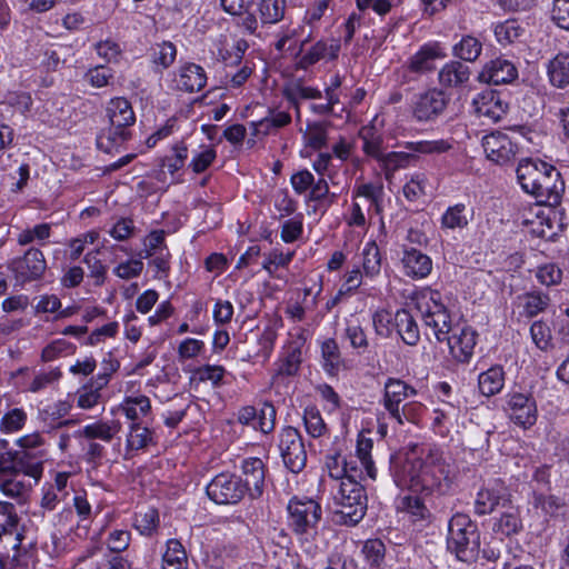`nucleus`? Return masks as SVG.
Instances as JSON below:
<instances>
[{
	"label": "nucleus",
	"instance_id": "62",
	"mask_svg": "<svg viewBox=\"0 0 569 569\" xmlns=\"http://www.w3.org/2000/svg\"><path fill=\"white\" fill-rule=\"evenodd\" d=\"M98 256L99 250L90 251L84 256L83 262L90 271V277L94 278V284L101 286L104 281L107 269Z\"/></svg>",
	"mask_w": 569,
	"mask_h": 569
},
{
	"label": "nucleus",
	"instance_id": "46",
	"mask_svg": "<svg viewBox=\"0 0 569 569\" xmlns=\"http://www.w3.org/2000/svg\"><path fill=\"white\" fill-rule=\"evenodd\" d=\"M482 44L477 38L466 36L453 47V54L461 60L473 62L480 56Z\"/></svg>",
	"mask_w": 569,
	"mask_h": 569
},
{
	"label": "nucleus",
	"instance_id": "39",
	"mask_svg": "<svg viewBox=\"0 0 569 569\" xmlns=\"http://www.w3.org/2000/svg\"><path fill=\"white\" fill-rule=\"evenodd\" d=\"M372 448V439L360 433L357 439L356 457L366 471V475L370 479L375 480L377 477V469L371 457Z\"/></svg>",
	"mask_w": 569,
	"mask_h": 569
},
{
	"label": "nucleus",
	"instance_id": "2",
	"mask_svg": "<svg viewBox=\"0 0 569 569\" xmlns=\"http://www.w3.org/2000/svg\"><path fill=\"white\" fill-rule=\"evenodd\" d=\"M517 179L522 190L533 196L539 203L551 207L560 203L565 182L553 166L540 159H522L517 167Z\"/></svg>",
	"mask_w": 569,
	"mask_h": 569
},
{
	"label": "nucleus",
	"instance_id": "32",
	"mask_svg": "<svg viewBox=\"0 0 569 569\" xmlns=\"http://www.w3.org/2000/svg\"><path fill=\"white\" fill-rule=\"evenodd\" d=\"M505 386V371L501 366H492L478 377V387L481 395L491 397L499 393Z\"/></svg>",
	"mask_w": 569,
	"mask_h": 569
},
{
	"label": "nucleus",
	"instance_id": "40",
	"mask_svg": "<svg viewBox=\"0 0 569 569\" xmlns=\"http://www.w3.org/2000/svg\"><path fill=\"white\" fill-rule=\"evenodd\" d=\"M153 442V431L139 422H132L127 437V451H138Z\"/></svg>",
	"mask_w": 569,
	"mask_h": 569
},
{
	"label": "nucleus",
	"instance_id": "53",
	"mask_svg": "<svg viewBox=\"0 0 569 569\" xmlns=\"http://www.w3.org/2000/svg\"><path fill=\"white\" fill-rule=\"evenodd\" d=\"M303 423L306 431L312 438H319L326 431L323 419L320 415V411L316 407H308L305 409Z\"/></svg>",
	"mask_w": 569,
	"mask_h": 569
},
{
	"label": "nucleus",
	"instance_id": "63",
	"mask_svg": "<svg viewBox=\"0 0 569 569\" xmlns=\"http://www.w3.org/2000/svg\"><path fill=\"white\" fill-rule=\"evenodd\" d=\"M276 409L271 403H264L257 412V419L253 425L256 429H259L263 433H269L274 428Z\"/></svg>",
	"mask_w": 569,
	"mask_h": 569
},
{
	"label": "nucleus",
	"instance_id": "58",
	"mask_svg": "<svg viewBox=\"0 0 569 569\" xmlns=\"http://www.w3.org/2000/svg\"><path fill=\"white\" fill-rule=\"evenodd\" d=\"M51 234V226L49 223H40L33 228L26 229L18 234L17 241L20 246H27L34 240L43 241Z\"/></svg>",
	"mask_w": 569,
	"mask_h": 569
},
{
	"label": "nucleus",
	"instance_id": "37",
	"mask_svg": "<svg viewBox=\"0 0 569 569\" xmlns=\"http://www.w3.org/2000/svg\"><path fill=\"white\" fill-rule=\"evenodd\" d=\"M162 569H188L187 552L179 540L167 541V549L162 556Z\"/></svg>",
	"mask_w": 569,
	"mask_h": 569
},
{
	"label": "nucleus",
	"instance_id": "35",
	"mask_svg": "<svg viewBox=\"0 0 569 569\" xmlns=\"http://www.w3.org/2000/svg\"><path fill=\"white\" fill-rule=\"evenodd\" d=\"M506 510L501 513L500 518L493 525V531L509 537L518 533L522 529V522L519 516V510L511 505V501L503 507Z\"/></svg>",
	"mask_w": 569,
	"mask_h": 569
},
{
	"label": "nucleus",
	"instance_id": "51",
	"mask_svg": "<svg viewBox=\"0 0 569 569\" xmlns=\"http://www.w3.org/2000/svg\"><path fill=\"white\" fill-rule=\"evenodd\" d=\"M345 335L346 338L350 341L351 347L353 349H358L359 353H363L368 350V337L358 321L350 320L347 323Z\"/></svg>",
	"mask_w": 569,
	"mask_h": 569
},
{
	"label": "nucleus",
	"instance_id": "6",
	"mask_svg": "<svg viewBox=\"0 0 569 569\" xmlns=\"http://www.w3.org/2000/svg\"><path fill=\"white\" fill-rule=\"evenodd\" d=\"M416 306L425 326L431 329L438 341H445L451 332V317L442 302L441 293L425 290L417 297Z\"/></svg>",
	"mask_w": 569,
	"mask_h": 569
},
{
	"label": "nucleus",
	"instance_id": "17",
	"mask_svg": "<svg viewBox=\"0 0 569 569\" xmlns=\"http://www.w3.org/2000/svg\"><path fill=\"white\" fill-rule=\"evenodd\" d=\"M510 502L509 490L499 482L481 489L475 501V512L479 516L491 513L497 507H506Z\"/></svg>",
	"mask_w": 569,
	"mask_h": 569
},
{
	"label": "nucleus",
	"instance_id": "55",
	"mask_svg": "<svg viewBox=\"0 0 569 569\" xmlns=\"http://www.w3.org/2000/svg\"><path fill=\"white\" fill-rule=\"evenodd\" d=\"M423 409L425 407L421 402L408 401L399 409L400 417H392L391 419L399 426H403L407 422L418 423Z\"/></svg>",
	"mask_w": 569,
	"mask_h": 569
},
{
	"label": "nucleus",
	"instance_id": "24",
	"mask_svg": "<svg viewBox=\"0 0 569 569\" xmlns=\"http://www.w3.org/2000/svg\"><path fill=\"white\" fill-rule=\"evenodd\" d=\"M401 261L405 273L412 279L426 278L432 270L430 257L415 248L405 247Z\"/></svg>",
	"mask_w": 569,
	"mask_h": 569
},
{
	"label": "nucleus",
	"instance_id": "29",
	"mask_svg": "<svg viewBox=\"0 0 569 569\" xmlns=\"http://www.w3.org/2000/svg\"><path fill=\"white\" fill-rule=\"evenodd\" d=\"M470 69L460 61H450L439 71V82L443 87H459L469 81Z\"/></svg>",
	"mask_w": 569,
	"mask_h": 569
},
{
	"label": "nucleus",
	"instance_id": "8",
	"mask_svg": "<svg viewBox=\"0 0 569 569\" xmlns=\"http://www.w3.org/2000/svg\"><path fill=\"white\" fill-rule=\"evenodd\" d=\"M503 411L511 422L522 429L531 428L538 419L537 402L530 392L509 391L505 397Z\"/></svg>",
	"mask_w": 569,
	"mask_h": 569
},
{
	"label": "nucleus",
	"instance_id": "34",
	"mask_svg": "<svg viewBox=\"0 0 569 569\" xmlns=\"http://www.w3.org/2000/svg\"><path fill=\"white\" fill-rule=\"evenodd\" d=\"M398 510L403 512L411 522H427L431 513L423 501L417 496H405L400 499Z\"/></svg>",
	"mask_w": 569,
	"mask_h": 569
},
{
	"label": "nucleus",
	"instance_id": "7",
	"mask_svg": "<svg viewBox=\"0 0 569 569\" xmlns=\"http://www.w3.org/2000/svg\"><path fill=\"white\" fill-rule=\"evenodd\" d=\"M405 148L410 152H388L383 153L379 162L381 163L386 174L389 176L400 168H405L409 164L410 160L415 159L411 152L431 154V153H443L451 149V143L447 140H421L406 142Z\"/></svg>",
	"mask_w": 569,
	"mask_h": 569
},
{
	"label": "nucleus",
	"instance_id": "18",
	"mask_svg": "<svg viewBox=\"0 0 569 569\" xmlns=\"http://www.w3.org/2000/svg\"><path fill=\"white\" fill-rule=\"evenodd\" d=\"M446 57L438 42L423 44L406 63L408 71L421 76L435 70V61Z\"/></svg>",
	"mask_w": 569,
	"mask_h": 569
},
{
	"label": "nucleus",
	"instance_id": "33",
	"mask_svg": "<svg viewBox=\"0 0 569 569\" xmlns=\"http://www.w3.org/2000/svg\"><path fill=\"white\" fill-rule=\"evenodd\" d=\"M283 97L289 101L296 111V116L300 118V101L320 99L322 93L317 88L306 87L295 82L283 89Z\"/></svg>",
	"mask_w": 569,
	"mask_h": 569
},
{
	"label": "nucleus",
	"instance_id": "27",
	"mask_svg": "<svg viewBox=\"0 0 569 569\" xmlns=\"http://www.w3.org/2000/svg\"><path fill=\"white\" fill-rule=\"evenodd\" d=\"M121 425L119 421H97L84 426L82 429L76 432L79 438H86L88 440L99 439L104 442H110L113 437L120 431Z\"/></svg>",
	"mask_w": 569,
	"mask_h": 569
},
{
	"label": "nucleus",
	"instance_id": "21",
	"mask_svg": "<svg viewBox=\"0 0 569 569\" xmlns=\"http://www.w3.org/2000/svg\"><path fill=\"white\" fill-rule=\"evenodd\" d=\"M241 469L246 477L243 485L247 492L252 499L260 498L264 488V463L261 459L251 457L242 461Z\"/></svg>",
	"mask_w": 569,
	"mask_h": 569
},
{
	"label": "nucleus",
	"instance_id": "14",
	"mask_svg": "<svg viewBox=\"0 0 569 569\" xmlns=\"http://www.w3.org/2000/svg\"><path fill=\"white\" fill-rule=\"evenodd\" d=\"M451 335L448 333L447 341L450 355L460 363H468L473 355V349L477 343V332L471 327L465 326L462 328L451 329Z\"/></svg>",
	"mask_w": 569,
	"mask_h": 569
},
{
	"label": "nucleus",
	"instance_id": "28",
	"mask_svg": "<svg viewBox=\"0 0 569 569\" xmlns=\"http://www.w3.org/2000/svg\"><path fill=\"white\" fill-rule=\"evenodd\" d=\"M393 320L397 332L406 345L416 346L420 341L419 327L408 310H398Z\"/></svg>",
	"mask_w": 569,
	"mask_h": 569
},
{
	"label": "nucleus",
	"instance_id": "3",
	"mask_svg": "<svg viewBox=\"0 0 569 569\" xmlns=\"http://www.w3.org/2000/svg\"><path fill=\"white\" fill-rule=\"evenodd\" d=\"M289 527L296 535L302 551L315 558L319 553L316 539L322 510L312 499L292 498L288 505Z\"/></svg>",
	"mask_w": 569,
	"mask_h": 569
},
{
	"label": "nucleus",
	"instance_id": "1",
	"mask_svg": "<svg viewBox=\"0 0 569 569\" xmlns=\"http://www.w3.org/2000/svg\"><path fill=\"white\" fill-rule=\"evenodd\" d=\"M390 471L400 489L423 496H445L452 486V469L438 449H430L425 458L391 460Z\"/></svg>",
	"mask_w": 569,
	"mask_h": 569
},
{
	"label": "nucleus",
	"instance_id": "61",
	"mask_svg": "<svg viewBox=\"0 0 569 569\" xmlns=\"http://www.w3.org/2000/svg\"><path fill=\"white\" fill-rule=\"evenodd\" d=\"M536 278L543 286H556L561 282L562 270L555 263H546L537 268Z\"/></svg>",
	"mask_w": 569,
	"mask_h": 569
},
{
	"label": "nucleus",
	"instance_id": "5",
	"mask_svg": "<svg viewBox=\"0 0 569 569\" xmlns=\"http://www.w3.org/2000/svg\"><path fill=\"white\" fill-rule=\"evenodd\" d=\"M336 515L345 525H357L366 515L367 496L355 479H346L331 488Z\"/></svg>",
	"mask_w": 569,
	"mask_h": 569
},
{
	"label": "nucleus",
	"instance_id": "10",
	"mask_svg": "<svg viewBox=\"0 0 569 569\" xmlns=\"http://www.w3.org/2000/svg\"><path fill=\"white\" fill-rule=\"evenodd\" d=\"M9 270L19 284L41 279L47 270L43 252L38 248H29L22 257L14 258L9 263Z\"/></svg>",
	"mask_w": 569,
	"mask_h": 569
},
{
	"label": "nucleus",
	"instance_id": "23",
	"mask_svg": "<svg viewBox=\"0 0 569 569\" xmlns=\"http://www.w3.org/2000/svg\"><path fill=\"white\" fill-rule=\"evenodd\" d=\"M106 116L110 126L117 129H127L136 122V114L131 103L122 97L112 98L106 107Z\"/></svg>",
	"mask_w": 569,
	"mask_h": 569
},
{
	"label": "nucleus",
	"instance_id": "44",
	"mask_svg": "<svg viewBox=\"0 0 569 569\" xmlns=\"http://www.w3.org/2000/svg\"><path fill=\"white\" fill-rule=\"evenodd\" d=\"M287 0H260L258 3L260 20L264 24H273L284 17Z\"/></svg>",
	"mask_w": 569,
	"mask_h": 569
},
{
	"label": "nucleus",
	"instance_id": "9",
	"mask_svg": "<svg viewBox=\"0 0 569 569\" xmlns=\"http://www.w3.org/2000/svg\"><path fill=\"white\" fill-rule=\"evenodd\" d=\"M279 450L284 466L293 473H299L307 463V451L298 429L286 427L279 436Z\"/></svg>",
	"mask_w": 569,
	"mask_h": 569
},
{
	"label": "nucleus",
	"instance_id": "19",
	"mask_svg": "<svg viewBox=\"0 0 569 569\" xmlns=\"http://www.w3.org/2000/svg\"><path fill=\"white\" fill-rule=\"evenodd\" d=\"M472 106L478 117L487 118L493 122L501 120L507 112V104H505L498 93L492 90L479 93L472 100Z\"/></svg>",
	"mask_w": 569,
	"mask_h": 569
},
{
	"label": "nucleus",
	"instance_id": "54",
	"mask_svg": "<svg viewBox=\"0 0 569 569\" xmlns=\"http://www.w3.org/2000/svg\"><path fill=\"white\" fill-rule=\"evenodd\" d=\"M27 421V413L23 409L14 408L8 411L0 421V431L12 433L21 430Z\"/></svg>",
	"mask_w": 569,
	"mask_h": 569
},
{
	"label": "nucleus",
	"instance_id": "20",
	"mask_svg": "<svg viewBox=\"0 0 569 569\" xmlns=\"http://www.w3.org/2000/svg\"><path fill=\"white\" fill-rule=\"evenodd\" d=\"M173 82L177 90L192 93L204 88L207 76L199 64L186 63L179 68Z\"/></svg>",
	"mask_w": 569,
	"mask_h": 569
},
{
	"label": "nucleus",
	"instance_id": "42",
	"mask_svg": "<svg viewBox=\"0 0 569 569\" xmlns=\"http://www.w3.org/2000/svg\"><path fill=\"white\" fill-rule=\"evenodd\" d=\"M359 137L363 142L362 150L363 152L375 158L376 160H380V158L383 154L382 151V144H383V138L381 134H379L375 127L372 126H366L362 127L359 131Z\"/></svg>",
	"mask_w": 569,
	"mask_h": 569
},
{
	"label": "nucleus",
	"instance_id": "64",
	"mask_svg": "<svg viewBox=\"0 0 569 569\" xmlns=\"http://www.w3.org/2000/svg\"><path fill=\"white\" fill-rule=\"evenodd\" d=\"M532 341L540 350H547L551 342V331L543 321H535L530 327Z\"/></svg>",
	"mask_w": 569,
	"mask_h": 569
},
{
	"label": "nucleus",
	"instance_id": "41",
	"mask_svg": "<svg viewBox=\"0 0 569 569\" xmlns=\"http://www.w3.org/2000/svg\"><path fill=\"white\" fill-rule=\"evenodd\" d=\"M130 131L110 127L97 137V147L106 153H111L116 148L129 140Z\"/></svg>",
	"mask_w": 569,
	"mask_h": 569
},
{
	"label": "nucleus",
	"instance_id": "50",
	"mask_svg": "<svg viewBox=\"0 0 569 569\" xmlns=\"http://www.w3.org/2000/svg\"><path fill=\"white\" fill-rule=\"evenodd\" d=\"M362 553L371 567L380 568L385 561L386 546L380 539H369L363 545Z\"/></svg>",
	"mask_w": 569,
	"mask_h": 569
},
{
	"label": "nucleus",
	"instance_id": "45",
	"mask_svg": "<svg viewBox=\"0 0 569 569\" xmlns=\"http://www.w3.org/2000/svg\"><path fill=\"white\" fill-rule=\"evenodd\" d=\"M126 417L132 422L148 415L151 409L150 400L146 396L127 397L121 406Z\"/></svg>",
	"mask_w": 569,
	"mask_h": 569
},
{
	"label": "nucleus",
	"instance_id": "13",
	"mask_svg": "<svg viewBox=\"0 0 569 569\" xmlns=\"http://www.w3.org/2000/svg\"><path fill=\"white\" fill-rule=\"evenodd\" d=\"M448 98L442 90L430 89L419 94L413 102L412 113L418 121H431L446 109Z\"/></svg>",
	"mask_w": 569,
	"mask_h": 569
},
{
	"label": "nucleus",
	"instance_id": "60",
	"mask_svg": "<svg viewBox=\"0 0 569 569\" xmlns=\"http://www.w3.org/2000/svg\"><path fill=\"white\" fill-rule=\"evenodd\" d=\"M521 32L522 29L515 20H508L495 28V36L497 40L502 44L512 43L520 37Z\"/></svg>",
	"mask_w": 569,
	"mask_h": 569
},
{
	"label": "nucleus",
	"instance_id": "48",
	"mask_svg": "<svg viewBox=\"0 0 569 569\" xmlns=\"http://www.w3.org/2000/svg\"><path fill=\"white\" fill-rule=\"evenodd\" d=\"M76 351V346L64 339H57L46 346L41 352V360L50 362L59 357L72 355Z\"/></svg>",
	"mask_w": 569,
	"mask_h": 569
},
{
	"label": "nucleus",
	"instance_id": "26",
	"mask_svg": "<svg viewBox=\"0 0 569 569\" xmlns=\"http://www.w3.org/2000/svg\"><path fill=\"white\" fill-rule=\"evenodd\" d=\"M521 315L533 318L545 312L550 305V297L540 290H531L517 297Z\"/></svg>",
	"mask_w": 569,
	"mask_h": 569
},
{
	"label": "nucleus",
	"instance_id": "12",
	"mask_svg": "<svg viewBox=\"0 0 569 569\" xmlns=\"http://www.w3.org/2000/svg\"><path fill=\"white\" fill-rule=\"evenodd\" d=\"M482 147L487 158L497 164L508 163L518 152L517 143L508 134L500 131L485 136Z\"/></svg>",
	"mask_w": 569,
	"mask_h": 569
},
{
	"label": "nucleus",
	"instance_id": "22",
	"mask_svg": "<svg viewBox=\"0 0 569 569\" xmlns=\"http://www.w3.org/2000/svg\"><path fill=\"white\" fill-rule=\"evenodd\" d=\"M518 76L517 69L509 60L497 58L488 62L479 73L481 82L490 84L509 83Z\"/></svg>",
	"mask_w": 569,
	"mask_h": 569
},
{
	"label": "nucleus",
	"instance_id": "16",
	"mask_svg": "<svg viewBox=\"0 0 569 569\" xmlns=\"http://www.w3.org/2000/svg\"><path fill=\"white\" fill-rule=\"evenodd\" d=\"M248 48L249 43L247 40L230 32L220 33L213 40V50L217 57L231 66L241 62Z\"/></svg>",
	"mask_w": 569,
	"mask_h": 569
},
{
	"label": "nucleus",
	"instance_id": "47",
	"mask_svg": "<svg viewBox=\"0 0 569 569\" xmlns=\"http://www.w3.org/2000/svg\"><path fill=\"white\" fill-rule=\"evenodd\" d=\"M321 353L323 368L329 375H336L341 363L340 350L335 339H327L322 342Z\"/></svg>",
	"mask_w": 569,
	"mask_h": 569
},
{
	"label": "nucleus",
	"instance_id": "4",
	"mask_svg": "<svg viewBox=\"0 0 569 569\" xmlns=\"http://www.w3.org/2000/svg\"><path fill=\"white\" fill-rule=\"evenodd\" d=\"M448 550L463 562L477 559L480 548V533L477 525L465 513H456L448 526Z\"/></svg>",
	"mask_w": 569,
	"mask_h": 569
},
{
	"label": "nucleus",
	"instance_id": "25",
	"mask_svg": "<svg viewBox=\"0 0 569 569\" xmlns=\"http://www.w3.org/2000/svg\"><path fill=\"white\" fill-rule=\"evenodd\" d=\"M43 472L42 458L28 451L18 450L14 455V470L11 475L23 473L38 481Z\"/></svg>",
	"mask_w": 569,
	"mask_h": 569
},
{
	"label": "nucleus",
	"instance_id": "36",
	"mask_svg": "<svg viewBox=\"0 0 569 569\" xmlns=\"http://www.w3.org/2000/svg\"><path fill=\"white\" fill-rule=\"evenodd\" d=\"M548 76L552 86L565 88L569 84V53L560 52L548 63Z\"/></svg>",
	"mask_w": 569,
	"mask_h": 569
},
{
	"label": "nucleus",
	"instance_id": "52",
	"mask_svg": "<svg viewBox=\"0 0 569 569\" xmlns=\"http://www.w3.org/2000/svg\"><path fill=\"white\" fill-rule=\"evenodd\" d=\"M159 523L158 511L153 508H148L144 511H139L134 516V528L146 536H150L156 531Z\"/></svg>",
	"mask_w": 569,
	"mask_h": 569
},
{
	"label": "nucleus",
	"instance_id": "49",
	"mask_svg": "<svg viewBox=\"0 0 569 569\" xmlns=\"http://www.w3.org/2000/svg\"><path fill=\"white\" fill-rule=\"evenodd\" d=\"M362 257V267L366 276H377L381 269V257L378 246L375 242L367 243L363 248Z\"/></svg>",
	"mask_w": 569,
	"mask_h": 569
},
{
	"label": "nucleus",
	"instance_id": "38",
	"mask_svg": "<svg viewBox=\"0 0 569 569\" xmlns=\"http://www.w3.org/2000/svg\"><path fill=\"white\" fill-rule=\"evenodd\" d=\"M151 61L154 70L161 72L168 69L176 60L177 48L170 41L154 44L150 50Z\"/></svg>",
	"mask_w": 569,
	"mask_h": 569
},
{
	"label": "nucleus",
	"instance_id": "11",
	"mask_svg": "<svg viewBox=\"0 0 569 569\" xmlns=\"http://www.w3.org/2000/svg\"><path fill=\"white\" fill-rule=\"evenodd\" d=\"M247 487L232 473H219L207 486L208 497L219 505H236L244 497Z\"/></svg>",
	"mask_w": 569,
	"mask_h": 569
},
{
	"label": "nucleus",
	"instance_id": "30",
	"mask_svg": "<svg viewBox=\"0 0 569 569\" xmlns=\"http://www.w3.org/2000/svg\"><path fill=\"white\" fill-rule=\"evenodd\" d=\"M303 346L305 341L300 338L291 340L288 343L286 355L278 368V375L287 377L297 375L302 361Z\"/></svg>",
	"mask_w": 569,
	"mask_h": 569
},
{
	"label": "nucleus",
	"instance_id": "57",
	"mask_svg": "<svg viewBox=\"0 0 569 569\" xmlns=\"http://www.w3.org/2000/svg\"><path fill=\"white\" fill-rule=\"evenodd\" d=\"M326 468L330 478L335 480V486L342 480H346L347 476V459L339 453L329 455L326 457Z\"/></svg>",
	"mask_w": 569,
	"mask_h": 569
},
{
	"label": "nucleus",
	"instance_id": "31",
	"mask_svg": "<svg viewBox=\"0 0 569 569\" xmlns=\"http://www.w3.org/2000/svg\"><path fill=\"white\" fill-rule=\"evenodd\" d=\"M340 44L338 40H331L330 43L320 40L316 42L306 53L301 57L300 64L303 68L315 64L321 59H335L338 57Z\"/></svg>",
	"mask_w": 569,
	"mask_h": 569
},
{
	"label": "nucleus",
	"instance_id": "43",
	"mask_svg": "<svg viewBox=\"0 0 569 569\" xmlns=\"http://www.w3.org/2000/svg\"><path fill=\"white\" fill-rule=\"evenodd\" d=\"M470 216L463 203L449 207L441 217L442 229H463L468 226Z\"/></svg>",
	"mask_w": 569,
	"mask_h": 569
},
{
	"label": "nucleus",
	"instance_id": "56",
	"mask_svg": "<svg viewBox=\"0 0 569 569\" xmlns=\"http://www.w3.org/2000/svg\"><path fill=\"white\" fill-rule=\"evenodd\" d=\"M172 154L167 156L161 160V167L167 168L171 174H174L184 166L188 158V149L184 144L179 143L172 147Z\"/></svg>",
	"mask_w": 569,
	"mask_h": 569
},
{
	"label": "nucleus",
	"instance_id": "15",
	"mask_svg": "<svg viewBox=\"0 0 569 569\" xmlns=\"http://www.w3.org/2000/svg\"><path fill=\"white\" fill-rule=\"evenodd\" d=\"M417 390L401 379L388 378L383 387L382 406L390 419L400 417L399 409L410 396L415 397Z\"/></svg>",
	"mask_w": 569,
	"mask_h": 569
},
{
	"label": "nucleus",
	"instance_id": "59",
	"mask_svg": "<svg viewBox=\"0 0 569 569\" xmlns=\"http://www.w3.org/2000/svg\"><path fill=\"white\" fill-rule=\"evenodd\" d=\"M30 490V485L17 478L6 479L0 483V491L12 499L24 500Z\"/></svg>",
	"mask_w": 569,
	"mask_h": 569
}]
</instances>
